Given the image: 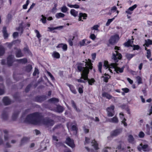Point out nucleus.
Returning a JSON list of instances; mask_svg holds the SVG:
<instances>
[{"label":"nucleus","instance_id":"f257e3e1","mask_svg":"<svg viewBox=\"0 0 152 152\" xmlns=\"http://www.w3.org/2000/svg\"><path fill=\"white\" fill-rule=\"evenodd\" d=\"M85 66L83 63H79L78 64L77 68L79 71L81 72V77L79 79H77L76 80L78 82L85 83L86 81H88L89 84L92 85L95 82V80L93 78L91 79L88 78V75L89 73V69L93 68L91 60L88 59L85 60Z\"/></svg>","mask_w":152,"mask_h":152},{"label":"nucleus","instance_id":"f03ea898","mask_svg":"<svg viewBox=\"0 0 152 152\" xmlns=\"http://www.w3.org/2000/svg\"><path fill=\"white\" fill-rule=\"evenodd\" d=\"M25 121L35 125H44L49 127L54 124V121L48 118L43 119L38 113H35L28 115L26 118Z\"/></svg>","mask_w":152,"mask_h":152},{"label":"nucleus","instance_id":"7ed1b4c3","mask_svg":"<svg viewBox=\"0 0 152 152\" xmlns=\"http://www.w3.org/2000/svg\"><path fill=\"white\" fill-rule=\"evenodd\" d=\"M121 58L122 55L121 54L119 53L117 51H115V53H113L112 58V59H113L115 63H111L109 65L108 64V62L105 61H104V67L105 69L109 68L108 70L111 72H112V70L110 69V68H113L117 73H122L123 72L124 67L123 66L121 68H120L117 66V64L116 63L118 61V59H121Z\"/></svg>","mask_w":152,"mask_h":152},{"label":"nucleus","instance_id":"20e7f679","mask_svg":"<svg viewBox=\"0 0 152 152\" xmlns=\"http://www.w3.org/2000/svg\"><path fill=\"white\" fill-rule=\"evenodd\" d=\"M137 149L139 151H141L142 150L144 151H149L150 150L147 144H143L142 143L137 147Z\"/></svg>","mask_w":152,"mask_h":152},{"label":"nucleus","instance_id":"39448f33","mask_svg":"<svg viewBox=\"0 0 152 152\" xmlns=\"http://www.w3.org/2000/svg\"><path fill=\"white\" fill-rule=\"evenodd\" d=\"M106 110L107 111V115L109 117H112L115 114L114 107L113 105L108 107Z\"/></svg>","mask_w":152,"mask_h":152},{"label":"nucleus","instance_id":"423d86ee","mask_svg":"<svg viewBox=\"0 0 152 152\" xmlns=\"http://www.w3.org/2000/svg\"><path fill=\"white\" fill-rule=\"evenodd\" d=\"M119 37L118 35H115L112 36L109 40V43L111 44H114L119 40Z\"/></svg>","mask_w":152,"mask_h":152},{"label":"nucleus","instance_id":"0eeeda50","mask_svg":"<svg viewBox=\"0 0 152 152\" xmlns=\"http://www.w3.org/2000/svg\"><path fill=\"white\" fill-rule=\"evenodd\" d=\"M66 142L68 145L72 148H74L75 147V145L74 144L73 140L69 137L66 138Z\"/></svg>","mask_w":152,"mask_h":152},{"label":"nucleus","instance_id":"6e6552de","mask_svg":"<svg viewBox=\"0 0 152 152\" xmlns=\"http://www.w3.org/2000/svg\"><path fill=\"white\" fill-rule=\"evenodd\" d=\"M122 131L121 129H116L113 131L111 133V136L112 137H115L117 136L120 134Z\"/></svg>","mask_w":152,"mask_h":152},{"label":"nucleus","instance_id":"1a4fd4ad","mask_svg":"<svg viewBox=\"0 0 152 152\" xmlns=\"http://www.w3.org/2000/svg\"><path fill=\"white\" fill-rule=\"evenodd\" d=\"M14 56H10L7 58V64L9 66H11L14 61Z\"/></svg>","mask_w":152,"mask_h":152},{"label":"nucleus","instance_id":"9d476101","mask_svg":"<svg viewBox=\"0 0 152 152\" xmlns=\"http://www.w3.org/2000/svg\"><path fill=\"white\" fill-rule=\"evenodd\" d=\"M107 121L110 122L117 123L118 122V120L117 117L115 116L112 118H110L107 120Z\"/></svg>","mask_w":152,"mask_h":152},{"label":"nucleus","instance_id":"9b49d317","mask_svg":"<svg viewBox=\"0 0 152 152\" xmlns=\"http://www.w3.org/2000/svg\"><path fill=\"white\" fill-rule=\"evenodd\" d=\"M3 101L4 104L6 105H9L11 103L10 99L7 97H5L4 98Z\"/></svg>","mask_w":152,"mask_h":152},{"label":"nucleus","instance_id":"f8f14e48","mask_svg":"<svg viewBox=\"0 0 152 152\" xmlns=\"http://www.w3.org/2000/svg\"><path fill=\"white\" fill-rule=\"evenodd\" d=\"M67 85L69 87L71 91L74 94H76L77 93L76 90L75 89L74 86L69 84H67Z\"/></svg>","mask_w":152,"mask_h":152},{"label":"nucleus","instance_id":"ddd939ff","mask_svg":"<svg viewBox=\"0 0 152 152\" xmlns=\"http://www.w3.org/2000/svg\"><path fill=\"white\" fill-rule=\"evenodd\" d=\"M117 8L115 6H114L112 7L110 9V11L107 13V15H111L112 13L114 12L117 10Z\"/></svg>","mask_w":152,"mask_h":152},{"label":"nucleus","instance_id":"4468645a","mask_svg":"<svg viewBox=\"0 0 152 152\" xmlns=\"http://www.w3.org/2000/svg\"><path fill=\"white\" fill-rule=\"evenodd\" d=\"M8 118V113L6 112H3L2 114V118L4 120H7Z\"/></svg>","mask_w":152,"mask_h":152},{"label":"nucleus","instance_id":"2eb2a0df","mask_svg":"<svg viewBox=\"0 0 152 152\" xmlns=\"http://www.w3.org/2000/svg\"><path fill=\"white\" fill-rule=\"evenodd\" d=\"M87 15L85 13H80L79 15V20L80 21L81 20V18H83V19H86V18L87 17Z\"/></svg>","mask_w":152,"mask_h":152},{"label":"nucleus","instance_id":"dca6fc26","mask_svg":"<svg viewBox=\"0 0 152 152\" xmlns=\"http://www.w3.org/2000/svg\"><path fill=\"white\" fill-rule=\"evenodd\" d=\"M71 15L75 17L77 16L78 15V12L74 9H71L70 11Z\"/></svg>","mask_w":152,"mask_h":152},{"label":"nucleus","instance_id":"f3484780","mask_svg":"<svg viewBox=\"0 0 152 152\" xmlns=\"http://www.w3.org/2000/svg\"><path fill=\"white\" fill-rule=\"evenodd\" d=\"M16 56L17 57H20L23 56V55L20 50L18 49L16 52Z\"/></svg>","mask_w":152,"mask_h":152},{"label":"nucleus","instance_id":"a211bd4d","mask_svg":"<svg viewBox=\"0 0 152 152\" xmlns=\"http://www.w3.org/2000/svg\"><path fill=\"white\" fill-rule=\"evenodd\" d=\"M102 95L103 96L109 99H111L112 98V96H111L109 94L106 92L103 93L102 94Z\"/></svg>","mask_w":152,"mask_h":152},{"label":"nucleus","instance_id":"6ab92c4d","mask_svg":"<svg viewBox=\"0 0 152 152\" xmlns=\"http://www.w3.org/2000/svg\"><path fill=\"white\" fill-rule=\"evenodd\" d=\"M91 143L92 144V146H94L95 149L97 150L99 149L98 144L95 140H92Z\"/></svg>","mask_w":152,"mask_h":152},{"label":"nucleus","instance_id":"aec40b11","mask_svg":"<svg viewBox=\"0 0 152 152\" xmlns=\"http://www.w3.org/2000/svg\"><path fill=\"white\" fill-rule=\"evenodd\" d=\"M2 31L5 38L7 37L8 36V34L7 32L6 28L5 27H3Z\"/></svg>","mask_w":152,"mask_h":152},{"label":"nucleus","instance_id":"412c9836","mask_svg":"<svg viewBox=\"0 0 152 152\" xmlns=\"http://www.w3.org/2000/svg\"><path fill=\"white\" fill-rule=\"evenodd\" d=\"M57 48H62V49L65 50H66L67 49V46L66 45H63L62 44H61L57 46Z\"/></svg>","mask_w":152,"mask_h":152},{"label":"nucleus","instance_id":"4be33fe9","mask_svg":"<svg viewBox=\"0 0 152 152\" xmlns=\"http://www.w3.org/2000/svg\"><path fill=\"white\" fill-rule=\"evenodd\" d=\"M32 69V67L31 65H28L26 66L25 68V70L28 72H30Z\"/></svg>","mask_w":152,"mask_h":152},{"label":"nucleus","instance_id":"5701e85b","mask_svg":"<svg viewBox=\"0 0 152 152\" xmlns=\"http://www.w3.org/2000/svg\"><path fill=\"white\" fill-rule=\"evenodd\" d=\"M71 103L73 107L78 112H80V110L79 109H77V107L76 104H75V102L73 100H72L71 101Z\"/></svg>","mask_w":152,"mask_h":152},{"label":"nucleus","instance_id":"b1692460","mask_svg":"<svg viewBox=\"0 0 152 152\" xmlns=\"http://www.w3.org/2000/svg\"><path fill=\"white\" fill-rule=\"evenodd\" d=\"M64 110L63 108L61 106H57L56 111L58 113H61Z\"/></svg>","mask_w":152,"mask_h":152},{"label":"nucleus","instance_id":"393cba45","mask_svg":"<svg viewBox=\"0 0 152 152\" xmlns=\"http://www.w3.org/2000/svg\"><path fill=\"white\" fill-rule=\"evenodd\" d=\"M136 79L137 81V82L138 84L142 83V78L139 76H137L136 77Z\"/></svg>","mask_w":152,"mask_h":152},{"label":"nucleus","instance_id":"a878e982","mask_svg":"<svg viewBox=\"0 0 152 152\" xmlns=\"http://www.w3.org/2000/svg\"><path fill=\"white\" fill-rule=\"evenodd\" d=\"M5 53V49L1 45H0V56H2Z\"/></svg>","mask_w":152,"mask_h":152},{"label":"nucleus","instance_id":"bb28decb","mask_svg":"<svg viewBox=\"0 0 152 152\" xmlns=\"http://www.w3.org/2000/svg\"><path fill=\"white\" fill-rule=\"evenodd\" d=\"M79 44L80 46L86 45V39H83L80 41Z\"/></svg>","mask_w":152,"mask_h":152},{"label":"nucleus","instance_id":"cd10ccee","mask_svg":"<svg viewBox=\"0 0 152 152\" xmlns=\"http://www.w3.org/2000/svg\"><path fill=\"white\" fill-rule=\"evenodd\" d=\"M4 133L5 134L4 136V140L5 141H7L9 139V137L8 135L7 134L8 131L7 130L4 131Z\"/></svg>","mask_w":152,"mask_h":152},{"label":"nucleus","instance_id":"c85d7f7f","mask_svg":"<svg viewBox=\"0 0 152 152\" xmlns=\"http://www.w3.org/2000/svg\"><path fill=\"white\" fill-rule=\"evenodd\" d=\"M65 16V15L61 13H57L56 15V17L57 18H63Z\"/></svg>","mask_w":152,"mask_h":152},{"label":"nucleus","instance_id":"c756f323","mask_svg":"<svg viewBox=\"0 0 152 152\" xmlns=\"http://www.w3.org/2000/svg\"><path fill=\"white\" fill-rule=\"evenodd\" d=\"M68 10V8L65 6H64L61 8V11L64 13L66 12Z\"/></svg>","mask_w":152,"mask_h":152},{"label":"nucleus","instance_id":"7c9ffc66","mask_svg":"<svg viewBox=\"0 0 152 152\" xmlns=\"http://www.w3.org/2000/svg\"><path fill=\"white\" fill-rule=\"evenodd\" d=\"M145 45L147 47H148L150 45H152V41L150 39L145 40Z\"/></svg>","mask_w":152,"mask_h":152},{"label":"nucleus","instance_id":"2f4dec72","mask_svg":"<svg viewBox=\"0 0 152 152\" xmlns=\"http://www.w3.org/2000/svg\"><path fill=\"white\" fill-rule=\"evenodd\" d=\"M4 86L2 84H0V95L3 94L4 93Z\"/></svg>","mask_w":152,"mask_h":152},{"label":"nucleus","instance_id":"473e14b6","mask_svg":"<svg viewBox=\"0 0 152 152\" xmlns=\"http://www.w3.org/2000/svg\"><path fill=\"white\" fill-rule=\"evenodd\" d=\"M63 26H61L58 27H56L54 28H52V27H48V28L49 29V31H52L53 30L56 29L58 28H62Z\"/></svg>","mask_w":152,"mask_h":152},{"label":"nucleus","instance_id":"72a5a7b5","mask_svg":"<svg viewBox=\"0 0 152 152\" xmlns=\"http://www.w3.org/2000/svg\"><path fill=\"white\" fill-rule=\"evenodd\" d=\"M128 140L129 142H132L134 141V139L132 135H130L128 136Z\"/></svg>","mask_w":152,"mask_h":152},{"label":"nucleus","instance_id":"f704fd0d","mask_svg":"<svg viewBox=\"0 0 152 152\" xmlns=\"http://www.w3.org/2000/svg\"><path fill=\"white\" fill-rule=\"evenodd\" d=\"M134 55V54H127L126 55V56L127 59L129 60Z\"/></svg>","mask_w":152,"mask_h":152},{"label":"nucleus","instance_id":"c9c22d12","mask_svg":"<svg viewBox=\"0 0 152 152\" xmlns=\"http://www.w3.org/2000/svg\"><path fill=\"white\" fill-rule=\"evenodd\" d=\"M18 62L20 63H25L27 62V60L26 59L24 58L23 59H20L18 60Z\"/></svg>","mask_w":152,"mask_h":152},{"label":"nucleus","instance_id":"e433bc0d","mask_svg":"<svg viewBox=\"0 0 152 152\" xmlns=\"http://www.w3.org/2000/svg\"><path fill=\"white\" fill-rule=\"evenodd\" d=\"M114 149H111V148L107 147L105 148L104 150V152H112L111 150H113Z\"/></svg>","mask_w":152,"mask_h":152},{"label":"nucleus","instance_id":"4c0bfd02","mask_svg":"<svg viewBox=\"0 0 152 152\" xmlns=\"http://www.w3.org/2000/svg\"><path fill=\"white\" fill-rule=\"evenodd\" d=\"M53 56L56 58H59L60 57V55L57 52H54L53 54Z\"/></svg>","mask_w":152,"mask_h":152},{"label":"nucleus","instance_id":"58836bf2","mask_svg":"<svg viewBox=\"0 0 152 152\" xmlns=\"http://www.w3.org/2000/svg\"><path fill=\"white\" fill-rule=\"evenodd\" d=\"M147 57L148 58H149L151 56V52L150 50H147Z\"/></svg>","mask_w":152,"mask_h":152},{"label":"nucleus","instance_id":"ea45409f","mask_svg":"<svg viewBox=\"0 0 152 152\" xmlns=\"http://www.w3.org/2000/svg\"><path fill=\"white\" fill-rule=\"evenodd\" d=\"M49 101L53 102H57L59 101L58 99L55 98H52L49 100Z\"/></svg>","mask_w":152,"mask_h":152},{"label":"nucleus","instance_id":"a19ab883","mask_svg":"<svg viewBox=\"0 0 152 152\" xmlns=\"http://www.w3.org/2000/svg\"><path fill=\"white\" fill-rule=\"evenodd\" d=\"M42 18L41 19V20L43 23H45L46 21V18L43 15H42Z\"/></svg>","mask_w":152,"mask_h":152},{"label":"nucleus","instance_id":"79ce46f5","mask_svg":"<svg viewBox=\"0 0 152 152\" xmlns=\"http://www.w3.org/2000/svg\"><path fill=\"white\" fill-rule=\"evenodd\" d=\"M102 63L101 62H99L98 65V68L99 70L100 73L102 72L101 69L102 68Z\"/></svg>","mask_w":152,"mask_h":152},{"label":"nucleus","instance_id":"37998d69","mask_svg":"<svg viewBox=\"0 0 152 152\" xmlns=\"http://www.w3.org/2000/svg\"><path fill=\"white\" fill-rule=\"evenodd\" d=\"M110 76L109 75H108L106 77L102 76V77L104 78V82L107 83L108 82V79L109 78Z\"/></svg>","mask_w":152,"mask_h":152},{"label":"nucleus","instance_id":"c03bdc74","mask_svg":"<svg viewBox=\"0 0 152 152\" xmlns=\"http://www.w3.org/2000/svg\"><path fill=\"white\" fill-rule=\"evenodd\" d=\"M115 19V17L112 19H109L106 24V25L107 26H108L110 24L111 22Z\"/></svg>","mask_w":152,"mask_h":152},{"label":"nucleus","instance_id":"a18cd8bd","mask_svg":"<svg viewBox=\"0 0 152 152\" xmlns=\"http://www.w3.org/2000/svg\"><path fill=\"white\" fill-rule=\"evenodd\" d=\"M99 26L98 25H94V26L91 28V30H95L96 31H99L98 28Z\"/></svg>","mask_w":152,"mask_h":152},{"label":"nucleus","instance_id":"49530a36","mask_svg":"<svg viewBox=\"0 0 152 152\" xmlns=\"http://www.w3.org/2000/svg\"><path fill=\"white\" fill-rule=\"evenodd\" d=\"M137 5L136 4H134L132 7H130L128 9L131 11H132L133 10L136 8Z\"/></svg>","mask_w":152,"mask_h":152},{"label":"nucleus","instance_id":"de8ad7c7","mask_svg":"<svg viewBox=\"0 0 152 152\" xmlns=\"http://www.w3.org/2000/svg\"><path fill=\"white\" fill-rule=\"evenodd\" d=\"M29 140V138L26 137H23L21 140V142L22 143H23Z\"/></svg>","mask_w":152,"mask_h":152},{"label":"nucleus","instance_id":"09e8293b","mask_svg":"<svg viewBox=\"0 0 152 152\" xmlns=\"http://www.w3.org/2000/svg\"><path fill=\"white\" fill-rule=\"evenodd\" d=\"M138 136L140 138L143 137L145 136V134L142 132H140Z\"/></svg>","mask_w":152,"mask_h":152},{"label":"nucleus","instance_id":"8fccbe9b","mask_svg":"<svg viewBox=\"0 0 152 152\" xmlns=\"http://www.w3.org/2000/svg\"><path fill=\"white\" fill-rule=\"evenodd\" d=\"M39 74V71L36 68H35L34 71L33 73V75L34 76H35L37 74Z\"/></svg>","mask_w":152,"mask_h":152},{"label":"nucleus","instance_id":"3c124183","mask_svg":"<svg viewBox=\"0 0 152 152\" xmlns=\"http://www.w3.org/2000/svg\"><path fill=\"white\" fill-rule=\"evenodd\" d=\"M53 140L54 141H56L55 142L57 144L56 142L58 141V139L57 137L55 135H53L52 137Z\"/></svg>","mask_w":152,"mask_h":152},{"label":"nucleus","instance_id":"603ef678","mask_svg":"<svg viewBox=\"0 0 152 152\" xmlns=\"http://www.w3.org/2000/svg\"><path fill=\"white\" fill-rule=\"evenodd\" d=\"M47 73L49 76L50 77L52 80H54V78L51 73L49 72H47Z\"/></svg>","mask_w":152,"mask_h":152},{"label":"nucleus","instance_id":"864d4df0","mask_svg":"<svg viewBox=\"0 0 152 152\" xmlns=\"http://www.w3.org/2000/svg\"><path fill=\"white\" fill-rule=\"evenodd\" d=\"M122 90L125 93H127L129 91V89L127 88H122Z\"/></svg>","mask_w":152,"mask_h":152},{"label":"nucleus","instance_id":"5fc2aeb1","mask_svg":"<svg viewBox=\"0 0 152 152\" xmlns=\"http://www.w3.org/2000/svg\"><path fill=\"white\" fill-rule=\"evenodd\" d=\"M74 38V37H73V38L72 40H71V39H70L69 40L68 42H69V45L70 46H72L73 45V42H72V40H73Z\"/></svg>","mask_w":152,"mask_h":152},{"label":"nucleus","instance_id":"6e6d98bb","mask_svg":"<svg viewBox=\"0 0 152 152\" xmlns=\"http://www.w3.org/2000/svg\"><path fill=\"white\" fill-rule=\"evenodd\" d=\"M90 38L93 40L95 39L96 38V37L94 34H91L90 36Z\"/></svg>","mask_w":152,"mask_h":152},{"label":"nucleus","instance_id":"4d7b16f0","mask_svg":"<svg viewBox=\"0 0 152 152\" xmlns=\"http://www.w3.org/2000/svg\"><path fill=\"white\" fill-rule=\"evenodd\" d=\"M35 32L37 34V37L38 38H39V37H40L41 36V35H40V34L39 33V31L38 30H35Z\"/></svg>","mask_w":152,"mask_h":152},{"label":"nucleus","instance_id":"13d9d810","mask_svg":"<svg viewBox=\"0 0 152 152\" xmlns=\"http://www.w3.org/2000/svg\"><path fill=\"white\" fill-rule=\"evenodd\" d=\"M83 87H82V88L79 87L78 88V91L79 92L80 94H82V93H83Z\"/></svg>","mask_w":152,"mask_h":152},{"label":"nucleus","instance_id":"bf43d9fd","mask_svg":"<svg viewBox=\"0 0 152 152\" xmlns=\"http://www.w3.org/2000/svg\"><path fill=\"white\" fill-rule=\"evenodd\" d=\"M133 50H138L139 49L140 47L139 45H134L133 46Z\"/></svg>","mask_w":152,"mask_h":152},{"label":"nucleus","instance_id":"052dcab7","mask_svg":"<svg viewBox=\"0 0 152 152\" xmlns=\"http://www.w3.org/2000/svg\"><path fill=\"white\" fill-rule=\"evenodd\" d=\"M11 15L9 14L8 15L7 17V20L8 21H10L11 20Z\"/></svg>","mask_w":152,"mask_h":152},{"label":"nucleus","instance_id":"680f3d73","mask_svg":"<svg viewBox=\"0 0 152 152\" xmlns=\"http://www.w3.org/2000/svg\"><path fill=\"white\" fill-rule=\"evenodd\" d=\"M129 42V41H128L127 42L125 43L124 44V46L126 47H129V46H130Z\"/></svg>","mask_w":152,"mask_h":152},{"label":"nucleus","instance_id":"e2e57ef3","mask_svg":"<svg viewBox=\"0 0 152 152\" xmlns=\"http://www.w3.org/2000/svg\"><path fill=\"white\" fill-rule=\"evenodd\" d=\"M126 120V119H125V118H124L123 120L122 121V123L124 124V125L125 126H127V124L125 122Z\"/></svg>","mask_w":152,"mask_h":152},{"label":"nucleus","instance_id":"0e129e2a","mask_svg":"<svg viewBox=\"0 0 152 152\" xmlns=\"http://www.w3.org/2000/svg\"><path fill=\"white\" fill-rule=\"evenodd\" d=\"M89 142H90V139L89 138H88L87 137H86L85 144V145L86 143H88Z\"/></svg>","mask_w":152,"mask_h":152},{"label":"nucleus","instance_id":"69168bd1","mask_svg":"<svg viewBox=\"0 0 152 152\" xmlns=\"http://www.w3.org/2000/svg\"><path fill=\"white\" fill-rule=\"evenodd\" d=\"M18 33L17 32H15L13 34V36L14 38H15L18 36Z\"/></svg>","mask_w":152,"mask_h":152},{"label":"nucleus","instance_id":"338daca9","mask_svg":"<svg viewBox=\"0 0 152 152\" xmlns=\"http://www.w3.org/2000/svg\"><path fill=\"white\" fill-rule=\"evenodd\" d=\"M127 80L130 84H132L133 83V80H131L130 78H127Z\"/></svg>","mask_w":152,"mask_h":152},{"label":"nucleus","instance_id":"774afa93","mask_svg":"<svg viewBox=\"0 0 152 152\" xmlns=\"http://www.w3.org/2000/svg\"><path fill=\"white\" fill-rule=\"evenodd\" d=\"M92 58L94 60L96 57V54L95 53H93L92 54Z\"/></svg>","mask_w":152,"mask_h":152}]
</instances>
